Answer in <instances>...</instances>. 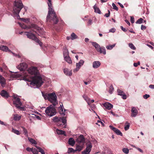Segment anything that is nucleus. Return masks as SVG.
Listing matches in <instances>:
<instances>
[{
    "instance_id": "nucleus-1",
    "label": "nucleus",
    "mask_w": 154,
    "mask_h": 154,
    "mask_svg": "<svg viewBox=\"0 0 154 154\" xmlns=\"http://www.w3.org/2000/svg\"><path fill=\"white\" fill-rule=\"evenodd\" d=\"M22 74L23 80L30 82L29 86L34 88L40 87L44 82L45 77L40 74L38 68L31 66Z\"/></svg>"
},
{
    "instance_id": "nucleus-2",
    "label": "nucleus",
    "mask_w": 154,
    "mask_h": 154,
    "mask_svg": "<svg viewBox=\"0 0 154 154\" xmlns=\"http://www.w3.org/2000/svg\"><path fill=\"white\" fill-rule=\"evenodd\" d=\"M19 24L21 27L23 29L27 30L29 29H31L30 31L26 32V35L27 38L35 41L38 43L41 47H42V43L32 32H35L40 35H43L45 33L43 30L35 24H32L29 26H26L23 24H21L20 23Z\"/></svg>"
},
{
    "instance_id": "nucleus-3",
    "label": "nucleus",
    "mask_w": 154,
    "mask_h": 154,
    "mask_svg": "<svg viewBox=\"0 0 154 154\" xmlns=\"http://www.w3.org/2000/svg\"><path fill=\"white\" fill-rule=\"evenodd\" d=\"M48 13L46 17L47 21H49L54 24L57 23L58 21V18L57 17L55 12L54 11L52 6L51 0H48Z\"/></svg>"
},
{
    "instance_id": "nucleus-4",
    "label": "nucleus",
    "mask_w": 154,
    "mask_h": 154,
    "mask_svg": "<svg viewBox=\"0 0 154 154\" xmlns=\"http://www.w3.org/2000/svg\"><path fill=\"white\" fill-rule=\"evenodd\" d=\"M42 96L45 100H48L52 103L54 106L58 103L57 97L55 93H47L45 92H42Z\"/></svg>"
},
{
    "instance_id": "nucleus-5",
    "label": "nucleus",
    "mask_w": 154,
    "mask_h": 154,
    "mask_svg": "<svg viewBox=\"0 0 154 154\" xmlns=\"http://www.w3.org/2000/svg\"><path fill=\"white\" fill-rule=\"evenodd\" d=\"M23 4L20 1H15L14 2V6L13 8V12L17 15V18L20 17L19 14L21 9L23 7Z\"/></svg>"
},
{
    "instance_id": "nucleus-6",
    "label": "nucleus",
    "mask_w": 154,
    "mask_h": 154,
    "mask_svg": "<svg viewBox=\"0 0 154 154\" xmlns=\"http://www.w3.org/2000/svg\"><path fill=\"white\" fill-rule=\"evenodd\" d=\"M53 120L54 122H57V125L58 126H61L62 124L60 123L62 122L63 124V125H64L63 128H66V120L65 117L59 118L56 116L53 118Z\"/></svg>"
},
{
    "instance_id": "nucleus-7",
    "label": "nucleus",
    "mask_w": 154,
    "mask_h": 154,
    "mask_svg": "<svg viewBox=\"0 0 154 154\" xmlns=\"http://www.w3.org/2000/svg\"><path fill=\"white\" fill-rule=\"evenodd\" d=\"M45 112L48 116L50 117L55 115L56 114L55 109L51 105L46 108Z\"/></svg>"
},
{
    "instance_id": "nucleus-8",
    "label": "nucleus",
    "mask_w": 154,
    "mask_h": 154,
    "mask_svg": "<svg viewBox=\"0 0 154 154\" xmlns=\"http://www.w3.org/2000/svg\"><path fill=\"white\" fill-rule=\"evenodd\" d=\"M91 43L98 52L104 55L106 54V50L104 47H101L100 45L96 42H92Z\"/></svg>"
},
{
    "instance_id": "nucleus-9",
    "label": "nucleus",
    "mask_w": 154,
    "mask_h": 154,
    "mask_svg": "<svg viewBox=\"0 0 154 154\" xmlns=\"http://www.w3.org/2000/svg\"><path fill=\"white\" fill-rule=\"evenodd\" d=\"M86 145V148L82 152V154H90V153L91 150L92 145L90 141L87 142Z\"/></svg>"
},
{
    "instance_id": "nucleus-10",
    "label": "nucleus",
    "mask_w": 154,
    "mask_h": 154,
    "mask_svg": "<svg viewBox=\"0 0 154 154\" xmlns=\"http://www.w3.org/2000/svg\"><path fill=\"white\" fill-rule=\"evenodd\" d=\"M84 62V61L81 59L80 60L78 63H76V67L73 69V72L75 73L78 71L81 67L83 65Z\"/></svg>"
},
{
    "instance_id": "nucleus-11",
    "label": "nucleus",
    "mask_w": 154,
    "mask_h": 154,
    "mask_svg": "<svg viewBox=\"0 0 154 154\" xmlns=\"http://www.w3.org/2000/svg\"><path fill=\"white\" fill-rule=\"evenodd\" d=\"M27 64L26 63L23 62V63H20L19 65H17V67L18 69H19L21 71H24L22 74H23L24 72H26V71H25V70L27 68Z\"/></svg>"
},
{
    "instance_id": "nucleus-12",
    "label": "nucleus",
    "mask_w": 154,
    "mask_h": 154,
    "mask_svg": "<svg viewBox=\"0 0 154 154\" xmlns=\"http://www.w3.org/2000/svg\"><path fill=\"white\" fill-rule=\"evenodd\" d=\"M13 103L15 106L16 107L20 109H23L24 110V108L20 107L22 105V103L20 101V99L19 98H17L16 100H13Z\"/></svg>"
},
{
    "instance_id": "nucleus-13",
    "label": "nucleus",
    "mask_w": 154,
    "mask_h": 154,
    "mask_svg": "<svg viewBox=\"0 0 154 154\" xmlns=\"http://www.w3.org/2000/svg\"><path fill=\"white\" fill-rule=\"evenodd\" d=\"M109 127L117 135H120L121 136H122V134L121 131L117 128L113 127L112 125H110Z\"/></svg>"
},
{
    "instance_id": "nucleus-14",
    "label": "nucleus",
    "mask_w": 154,
    "mask_h": 154,
    "mask_svg": "<svg viewBox=\"0 0 154 154\" xmlns=\"http://www.w3.org/2000/svg\"><path fill=\"white\" fill-rule=\"evenodd\" d=\"M76 141L78 143H81L82 144H84L85 139L84 136L82 135H80L77 139Z\"/></svg>"
},
{
    "instance_id": "nucleus-15",
    "label": "nucleus",
    "mask_w": 154,
    "mask_h": 154,
    "mask_svg": "<svg viewBox=\"0 0 154 154\" xmlns=\"http://www.w3.org/2000/svg\"><path fill=\"white\" fill-rule=\"evenodd\" d=\"M0 49L6 52L8 51L11 52L13 55L14 56H17V54H15L14 53H13L12 52H11V51L10 50H9L8 48L6 46H4L3 45H0Z\"/></svg>"
},
{
    "instance_id": "nucleus-16",
    "label": "nucleus",
    "mask_w": 154,
    "mask_h": 154,
    "mask_svg": "<svg viewBox=\"0 0 154 154\" xmlns=\"http://www.w3.org/2000/svg\"><path fill=\"white\" fill-rule=\"evenodd\" d=\"M84 146V144H76L75 151L80 152L83 149Z\"/></svg>"
},
{
    "instance_id": "nucleus-17",
    "label": "nucleus",
    "mask_w": 154,
    "mask_h": 154,
    "mask_svg": "<svg viewBox=\"0 0 154 154\" xmlns=\"http://www.w3.org/2000/svg\"><path fill=\"white\" fill-rule=\"evenodd\" d=\"M131 112V116L132 117H135L138 114V111L135 107H133L132 108Z\"/></svg>"
},
{
    "instance_id": "nucleus-18",
    "label": "nucleus",
    "mask_w": 154,
    "mask_h": 154,
    "mask_svg": "<svg viewBox=\"0 0 154 154\" xmlns=\"http://www.w3.org/2000/svg\"><path fill=\"white\" fill-rule=\"evenodd\" d=\"M63 104L62 103L60 105V106L59 107L58 109L59 110V112L60 114L65 116V112L66 110L64 109V111H63Z\"/></svg>"
},
{
    "instance_id": "nucleus-19",
    "label": "nucleus",
    "mask_w": 154,
    "mask_h": 154,
    "mask_svg": "<svg viewBox=\"0 0 154 154\" xmlns=\"http://www.w3.org/2000/svg\"><path fill=\"white\" fill-rule=\"evenodd\" d=\"M117 91L119 95L121 96L124 99H126L127 97L125 93L121 90L118 89Z\"/></svg>"
},
{
    "instance_id": "nucleus-20",
    "label": "nucleus",
    "mask_w": 154,
    "mask_h": 154,
    "mask_svg": "<svg viewBox=\"0 0 154 154\" xmlns=\"http://www.w3.org/2000/svg\"><path fill=\"white\" fill-rule=\"evenodd\" d=\"M101 65L100 62L99 61H95L92 63V67L94 69L98 68Z\"/></svg>"
},
{
    "instance_id": "nucleus-21",
    "label": "nucleus",
    "mask_w": 154,
    "mask_h": 154,
    "mask_svg": "<svg viewBox=\"0 0 154 154\" xmlns=\"http://www.w3.org/2000/svg\"><path fill=\"white\" fill-rule=\"evenodd\" d=\"M105 108L108 109H111L113 108V106L112 104L108 102H106L103 104Z\"/></svg>"
},
{
    "instance_id": "nucleus-22",
    "label": "nucleus",
    "mask_w": 154,
    "mask_h": 154,
    "mask_svg": "<svg viewBox=\"0 0 154 154\" xmlns=\"http://www.w3.org/2000/svg\"><path fill=\"white\" fill-rule=\"evenodd\" d=\"M5 80L1 75H0V83L2 87H4L5 85Z\"/></svg>"
},
{
    "instance_id": "nucleus-23",
    "label": "nucleus",
    "mask_w": 154,
    "mask_h": 154,
    "mask_svg": "<svg viewBox=\"0 0 154 154\" xmlns=\"http://www.w3.org/2000/svg\"><path fill=\"white\" fill-rule=\"evenodd\" d=\"M0 94L2 97L6 98H7L9 97L8 92L4 90H3L1 91Z\"/></svg>"
},
{
    "instance_id": "nucleus-24",
    "label": "nucleus",
    "mask_w": 154,
    "mask_h": 154,
    "mask_svg": "<svg viewBox=\"0 0 154 154\" xmlns=\"http://www.w3.org/2000/svg\"><path fill=\"white\" fill-rule=\"evenodd\" d=\"M63 72L64 74L68 76H70L72 75L71 70H69L67 68H65L63 69Z\"/></svg>"
},
{
    "instance_id": "nucleus-25",
    "label": "nucleus",
    "mask_w": 154,
    "mask_h": 154,
    "mask_svg": "<svg viewBox=\"0 0 154 154\" xmlns=\"http://www.w3.org/2000/svg\"><path fill=\"white\" fill-rule=\"evenodd\" d=\"M75 143V141L73 138H70L68 140V143L71 146H73L74 145Z\"/></svg>"
},
{
    "instance_id": "nucleus-26",
    "label": "nucleus",
    "mask_w": 154,
    "mask_h": 154,
    "mask_svg": "<svg viewBox=\"0 0 154 154\" xmlns=\"http://www.w3.org/2000/svg\"><path fill=\"white\" fill-rule=\"evenodd\" d=\"M14 120L16 121H19L21 118V116L18 114L13 115Z\"/></svg>"
},
{
    "instance_id": "nucleus-27",
    "label": "nucleus",
    "mask_w": 154,
    "mask_h": 154,
    "mask_svg": "<svg viewBox=\"0 0 154 154\" xmlns=\"http://www.w3.org/2000/svg\"><path fill=\"white\" fill-rule=\"evenodd\" d=\"M93 8L94 10V12L97 13L99 14H101V11L100 9L97 8V6L96 4H95L93 7Z\"/></svg>"
},
{
    "instance_id": "nucleus-28",
    "label": "nucleus",
    "mask_w": 154,
    "mask_h": 154,
    "mask_svg": "<svg viewBox=\"0 0 154 154\" xmlns=\"http://www.w3.org/2000/svg\"><path fill=\"white\" fill-rule=\"evenodd\" d=\"M64 58L65 60L69 64L72 63V62L69 56L65 57Z\"/></svg>"
},
{
    "instance_id": "nucleus-29",
    "label": "nucleus",
    "mask_w": 154,
    "mask_h": 154,
    "mask_svg": "<svg viewBox=\"0 0 154 154\" xmlns=\"http://www.w3.org/2000/svg\"><path fill=\"white\" fill-rule=\"evenodd\" d=\"M63 54L64 57H66L69 56L68 50L66 48L63 49Z\"/></svg>"
},
{
    "instance_id": "nucleus-30",
    "label": "nucleus",
    "mask_w": 154,
    "mask_h": 154,
    "mask_svg": "<svg viewBox=\"0 0 154 154\" xmlns=\"http://www.w3.org/2000/svg\"><path fill=\"white\" fill-rule=\"evenodd\" d=\"M56 132L58 134H63L64 136H66L65 132L64 131L57 129Z\"/></svg>"
},
{
    "instance_id": "nucleus-31",
    "label": "nucleus",
    "mask_w": 154,
    "mask_h": 154,
    "mask_svg": "<svg viewBox=\"0 0 154 154\" xmlns=\"http://www.w3.org/2000/svg\"><path fill=\"white\" fill-rule=\"evenodd\" d=\"M130 126V124L128 122H125L124 127V129L125 131H127L129 129Z\"/></svg>"
},
{
    "instance_id": "nucleus-32",
    "label": "nucleus",
    "mask_w": 154,
    "mask_h": 154,
    "mask_svg": "<svg viewBox=\"0 0 154 154\" xmlns=\"http://www.w3.org/2000/svg\"><path fill=\"white\" fill-rule=\"evenodd\" d=\"M71 39L74 40V39L77 38V36L74 32H72L71 35Z\"/></svg>"
},
{
    "instance_id": "nucleus-33",
    "label": "nucleus",
    "mask_w": 154,
    "mask_h": 154,
    "mask_svg": "<svg viewBox=\"0 0 154 154\" xmlns=\"http://www.w3.org/2000/svg\"><path fill=\"white\" fill-rule=\"evenodd\" d=\"M28 139L29 141L32 144L35 145L37 144V142L34 139L28 137Z\"/></svg>"
},
{
    "instance_id": "nucleus-34",
    "label": "nucleus",
    "mask_w": 154,
    "mask_h": 154,
    "mask_svg": "<svg viewBox=\"0 0 154 154\" xmlns=\"http://www.w3.org/2000/svg\"><path fill=\"white\" fill-rule=\"evenodd\" d=\"M116 44H114L112 45H109L106 46V48L108 50L112 49L115 46Z\"/></svg>"
},
{
    "instance_id": "nucleus-35",
    "label": "nucleus",
    "mask_w": 154,
    "mask_h": 154,
    "mask_svg": "<svg viewBox=\"0 0 154 154\" xmlns=\"http://www.w3.org/2000/svg\"><path fill=\"white\" fill-rule=\"evenodd\" d=\"M76 151H75V149H74L72 148H69L68 149L67 153H70L71 152H73V153H75Z\"/></svg>"
},
{
    "instance_id": "nucleus-36",
    "label": "nucleus",
    "mask_w": 154,
    "mask_h": 154,
    "mask_svg": "<svg viewBox=\"0 0 154 154\" xmlns=\"http://www.w3.org/2000/svg\"><path fill=\"white\" fill-rule=\"evenodd\" d=\"M83 97L85 100L87 102L88 104L90 105V99L86 96H84Z\"/></svg>"
},
{
    "instance_id": "nucleus-37",
    "label": "nucleus",
    "mask_w": 154,
    "mask_h": 154,
    "mask_svg": "<svg viewBox=\"0 0 154 154\" xmlns=\"http://www.w3.org/2000/svg\"><path fill=\"white\" fill-rule=\"evenodd\" d=\"M114 88L113 87V86L112 85H111L110 86L109 88V90L108 91V92L109 93L111 94L112 93L113 91H114Z\"/></svg>"
},
{
    "instance_id": "nucleus-38",
    "label": "nucleus",
    "mask_w": 154,
    "mask_h": 154,
    "mask_svg": "<svg viewBox=\"0 0 154 154\" xmlns=\"http://www.w3.org/2000/svg\"><path fill=\"white\" fill-rule=\"evenodd\" d=\"M21 128L23 129V131L25 135L27 137L28 136V134L27 130L23 127H22Z\"/></svg>"
},
{
    "instance_id": "nucleus-39",
    "label": "nucleus",
    "mask_w": 154,
    "mask_h": 154,
    "mask_svg": "<svg viewBox=\"0 0 154 154\" xmlns=\"http://www.w3.org/2000/svg\"><path fill=\"white\" fill-rule=\"evenodd\" d=\"M20 20H21L23 21V22L25 23H28L30 22V20L29 18H20Z\"/></svg>"
},
{
    "instance_id": "nucleus-40",
    "label": "nucleus",
    "mask_w": 154,
    "mask_h": 154,
    "mask_svg": "<svg viewBox=\"0 0 154 154\" xmlns=\"http://www.w3.org/2000/svg\"><path fill=\"white\" fill-rule=\"evenodd\" d=\"M129 47L132 49L135 50L136 47L134 46L133 44L131 43H130L128 44Z\"/></svg>"
},
{
    "instance_id": "nucleus-41",
    "label": "nucleus",
    "mask_w": 154,
    "mask_h": 154,
    "mask_svg": "<svg viewBox=\"0 0 154 154\" xmlns=\"http://www.w3.org/2000/svg\"><path fill=\"white\" fill-rule=\"evenodd\" d=\"M122 151L125 154H128L129 153V150L127 148H124L122 149Z\"/></svg>"
},
{
    "instance_id": "nucleus-42",
    "label": "nucleus",
    "mask_w": 154,
    "mask_h": 154,
    "mask_svg": "<svg viewBox=\"0 0 154 154\" xmlns=\"http://www.w3.org/2000/svg\"><path fill=\"white\" fill-rule=\"evenodd\" d=\"M143 20L142 18H140L136 22L137 24H141L143 23Z\"/></svg>"
},
{
    "instance_id": "nucleus-43",
    "label": "nucleus",
    "mask_w": 154,
    "mask_h": 154,
    "mask_svg": "<svg viewBox=\"0 0 154 154\" xmlns=\"http://www.w3.org/2000/svg\"><path fill=\"white\" fill-rule=\"evenodd\" d=\"M12 131L17 135H19L20 134V132L19 131L13 128L12 129Z\"/></svg>"
},
{
    "instance_id": "nucleus-44",
    "label": "nucleus",
    "mask_w": 154,
    "mask_h": 154,
    "mask_svg": "<svg viewBox=\"0 0 154 154\" xmlns=\"http://www.w3.org/2000/svg\"><path fill=\"white\" fill-rule=\"evenodd\" d=\"M112 5L113 7V8L114 9L116 10V11H118V8L116 6L114 3H112Z\"/></svg>"
},
{
    "instance_id": "nucleus-45",
    "label": "nucleus",
    "mask_w": 154,
    "mask_h": 154,
    "mask_svg": "<svg viewBox=\"0 0 154 154\" xmlns=\"http://www.w3.org/2000/svg\"><path fill=\"white\" fill-rule=\"evenodd\" d=\"M32 152L33 154H38V151L35 149H33Z\"/></svg>"
},
{
    "instance_id": "nucleus-46",
    "label": "nucleus",
    "mask_w": 154,
    "mask_h": 154,
    "mask_svg": "<svg viewBox=\"0 0 154 154\" xmlns=\"http://www.w3.org/2000/svg\"><path fill=\"white\" fill-rule=\"evenodd\" d=\"M116 29L113 28H112L109 30V32L114 33L115 32Z\"/></svg>"
},
{
    "instance_id": "nucleus-47",
    "label": "nucleus",
    "mask_w": 154,
    "mask_h": 154,
    "mask_svg": "<svg viewBox=\"0 0 154 154\" xmlns=\"http://www.w3.org/2000/svg\"><path fill=\"white\" fill-rule=\"evenodd\" d=\"M92 23V20H91V19H90L89 20L87 24L88 26H90V25H91Z\"/></svg>"
},
{
    "instance_id": "nucleus-48",
    "label": "nucleus",
    "mask_w": 154,
    "mask_h": 154,
    "mask_svg": "<svg viewBox=\"0 0 154 154\" xmlns=\"http://www.w3.org/2000/svg\"><path fill=\"white\" fill-rule=\"evenodd\" d=\"M150 96L149 94H145L143 96V97L145 99H147Z\"/></svg>"
},
{
    "instance_id": "nucleus-49",
    "label": "nucleus",
    "mask_w": 154,
    "mask_h": 154,
    "mask_svg": "<svg viewBox=\"0 0 154 154\" xmlns=\"http://www.w3.org/2000/svg\"><path fill=\"white\" fill-rule=\"evenodd\" d=\"M108 13H106L105 14V16L106 17H109V15H110V11L109 10H108Z\"/></svg>"
},
{
    "instance_id": "nucleus-50",
    "label": "nucleus",
    "mask_w": 154,
    "mask_h": 154,
    "mask_svg": "<svg viewBox=\"0 0 154 154\" xmlns=\"http://www.w3.org/2000/svg\"><path fill=\"white\" fill-rule=\"evenodd\" d=\"M32 149H33V148H30L29 147H27L26 148V150L28 152H30V151L32 152Z\"/></svg>"
},
{
    "instance_id": "nucleus-51",
    "label": "nucleus",
    "mask_w": 154,
    "mask_h": 154,
    "mask_svg": "<svg viewBox=\"0 0 154 154\" xmlns=\"http://www.w3.org/2000/svg\"><path fill=\"white\" fill-rule=\"evenodd\" d=\"M131 23H134V18L132 17H131Z\"/></svg>"
},
{
    "instance_id": "nucleus-52",
    "label": "nucleus",
    "mask_w": 154,
    "mask_h": 154,
    "mask_svg": "<svg viewBox=\"0 0 154 154\" xmlns=\"http://www.w3.org/2000/svg\"><path fill=\"white\" fill-rule=\"evenodd\" d=\"M17 95L15 94H14L13 95V97L14 98V100H16L17 98Z\"/></svg>"
},
{
    "instance_id": "nucleus-53",
    "label": "nucleus",
    "mask_w": 154,
    "mask_h": 154,
    "mask_svg": "<svg viewBox=\"0 0 154 154\" xmlns=\"http://www.w3.org/2000/svg\"><path fill=\"white\" fill-rule=\"evenodd\" d=\"M141 28L142 30H145L146 29V27L142 25H141Z\"/></svg>"
},
{
    "instance_id": "nucleus-54",
    "label": "nucleus",
    "mask_w": 154,
    "mask_h": 154,
    "mask_svg": "<svg viewBox=\"0 0 154 154\" xmlns=\"http://www.w3.org/2000/svg\"><path fill=\"white\" fill-rule=\"evenodd\" d=\"M121 28L124 32H126L127 31V30L125 28L123 27L122 26H121Z\"/></svg>"
},
{
    "instance_id": "nucleus-55",
    "label": "nucleus",
    "mask_w": 154,
    "mask_h": 154,
    "mask_svg": "<svg viewBox=\"0 0 154 154\" xmlns=\"http://www.w3.org/2000/svg\"><path fill=\"white\" fill-rule=\"evenodd\" d=\"M118 4L119 5L121 8H124V6H123V5L121 4L120 2H118Z\"/></svg>"
},
{
    "instance_id": "nucleus-56",
    "label": "nucleus",
    "mask_w": 154,
    "mask_h": 154,
    "mask_svg": "<svg viewBox=\"0 0 154 154\" xmlns=\"http://www.w3.org/2000/svg\"><path fill=\"white\" fill-rule=\"evenodd\" d=\"M149 87L151 89H154V85H150L149 86Z\"/></svg>"
},
{
    "instance_id": "nucleus-57",
    "label": "nucleus",
    "mask_w": 154,
    "mask_h": 154,
    "mask_svg": "<svg viewBox=\"0 0 154 154\" xmlns=\"http://www.w3.org/2000/svg\"><path fill=\"white\" fill-rule=\"evenodd\" d=\"M125 21L129 26L130 25V23L128 20H125Z\"/></svg>"
},
{
    "instance_id": "nucleus-58",
    "label": "nucleus",
    "mask_w": 154,
    "mask_h": 154,
    "mask_svg": "<svg viewBox=\"0 0 154 154\" xmlns=\"http://www.w3.org/2000/svg\"><path fill=\"white\" fill-rule=\"evenodd\" d=\"M136 149L141 152H143V151L140 148H136Z\"/></svg>"
},
{
    "instance_id": "nucleus-59",
    "label": "nucleus",
    "mask_w": 154,
    "mask_h": 154,
    "mask_svg": "<svg viewBox=\"0 0 154 154\" xmlns=\"http://www.w3.org/2000/svg\"><path fill=\"white\" fill-rule=\"evenodd\" d=\"M39 151L42 154H45L44 151L43 149L41 150V151Z\"/></svg>"
},
{
    "instance_id": "nucleus-60",
    "label": "nucleus",
    "mask_w": 154,
    "mask_h": 154,
    "mask_svg": "<svg viewBox=\"0 0 154 154\" xmlns=\"http://www.w3.org/2000/svg\"><path fill=\"white\" fill-rule=\"evenodd\" d=\"M36 147L39 150V151H41V150L43 149L42 148H41V147H39L37 146H36Z\"/></svg>"
},
{
    "instance_id": "nucleus-61",
    "label": "nucleus",
    "mask_w": 154,
    "mask_h": 154,
    "mask_svg": "<svg viewBox=\"0 0 154 154\" xmlns=\"http://www.w3.org/2000/svg\"><path fill=\"white\" fill-rule=\"evenodd\" d=\"M85 41L86 42H88L89 41V39L88 38H85Z\"/></svg>"
},
{
    "instance_id": "nucleus-62",
    "label": "nucleus",
    "mask_w": 154,
    "mask_h": 154,
    "mask_svg": "<svg viewBox=\"0 0 154 154\" xmlns=\"http://www.w3.org/2000/svg\"><path fill=\"white\" fill-rule=\"evenodd\" d=\"M0 124H1V125H5L4 124V122H3L1 121L0 120Z\"/></svg>"
},
{
    "instance_id": "nucleus-63",
    "label": "nucleus",
    "mask_w": 154,
    "mask_h": 154,
    "mask_svg": "<svg viewBox=\"0 0 154 154\" xmlns=\"http://www.w3.org/2000/svg\"><path fill=\"white\" fill-rule=\"evenodd\" d=\"M134 67H137L138 66V64L137 63H134Z\"/></svg>"
},
{
    "instance_id": "nucleus-64",
    "label": "nucleus",
    "mask_w": 154,
    "mask_h": 154,
    "mask_svg": "<svg viewBox=\"0 0 154 154\" xmlns=\"http://www.w3.org/2000/svg\"><path fill=\"white\" fill-rule=\"evenodd\" d=\"M68 40H69L71 39V36H68L66 38Z\"/></svg>"
}]
</instances>
